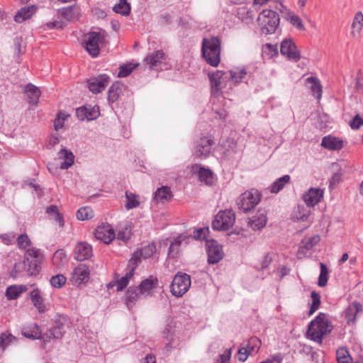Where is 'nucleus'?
Segmentation results:
<instances>
[{"instance_id":"1","label":"nucleus","mask_w":363,"mask_h":363,"mask_svg":"<svg viewBox=\"0 0 363 363\" xmlns=\"http://www.w3.org/2000/svg\"><path fill=\"white\" fill-rule=\"evenodd\" d=\"M332 329L333 325L328 321L327 315L324 313H320L310 323L307 334L311 340L321 342L324 337L329 334Z\"/></svg>"},{"instance_id":"2","label":"nucleus","mask_w":363,"mask_h":363,"mask_svg":"<svg viewBox=\"0 0 363 363\" xmlns=\"http://www.w3.org/2000/svg\"><path fill=\"white\" fill-rule=\"evenodd\" d=\"M202 55L206 61L213 67L220 63V40L218 37L203 38L202 41Z\"/></svg>"},{"instance_id":"3","label":"nucleus","mask_w":363,"mask_h":363,"mask_svg":"<svg viewBox=\"0 0 363 363\" xmlns=\"http://www.w3.org/2000/svg\"><path fill=\"white\" fill-rule=\"evenodd\" d=\"M257 22L262 33L269 35L274 33L279 26V16L272 10L264 9L258 16Z\"/></svg>"},{"instance_id":"4","label":"nucleus","mask_w":363,"mask_h":363,"mask_svg":"<svg viewBox=\"0 0 363 363\" xmlns=\"http://www.w3.org/2000/svg\"><path fill=\"white\" fill-rule=\"evenodd\" d=\"M43 255L40 251H25L23 264L28 275L33 276L39 273Z\"/></svg>"},{"instance_id":"5","label":"nucleus","mask_w":363,"mask_h":363,"mask_svg":"<svg viewBox=\"0 0 363 363\" xmlns=\"http://www.w3.org/2000/svg\"><path fill=\"white\" fill-rule=\"evenodd\" d=\"M208 229L199 228L194 232V236H188L185 235H179L175 238L173 240H169L168 239L164 241V245L169 244V250H174L177 247H185L186 245L190 242L196 240H204L206 238V233Z\"/></svg>"},{"instance_id":"6","label":"nucleus","mask_w":363,"mask_h":363,"mask_svg":"<svg viewBox=\"0 0 363 363\" xmlns=\"http://www.w3.org/2000/svg\"><path fill=\"white\" fill-rule=\"evenodd\" d=\"M191 277L186 273L177 272L170 285V291L173 296L182 297L185 294L191 286Z\"/></svg>"},{"instance_id":"7","label":"nucleus","mask_w":363,"mask_h":363,"mask_svg":"<svg viewBox=\"0 0 363 363\" xmlns=\"http://www.w3.org/2000/svg\"><path fill=\"white\" fill-rule=\"evenodd\" d=\"M105 32H89L85 35L84 47L93 57L99 54V45L104 43Z\"/></svg>"},{"instance_id":"8","label":"nucleus","mask_w":363,"mask_h":363,"mask_svg":"<svg viewBox=\"0 0 363 363\" xmlns=\"http://www.w3.org/2000/svg\"><path fill=\"white\" fill-rule=\"evenodd\" d=\"M261 194L257 189H252L246 191L240 197L238 203L240 209L248 212L254 208L260 201Z\"/></svg>"},{"instance_id":"9","label":"nucleus","mask_w":363,"mask_h":363,"mask_svg":"<svg viewBox=\"0 0 363 363\" xmlns=\"http://www.w3.org/2000/svg\"><path fill=\"white\" fill-rule=\"evenodd\" d=\"M235 220V214L232 210L220 211L212 222V228L216 230H227Z\"/></svg>"},{"instance_id":"10","label":"nucleus","mask_w":363,"mask_h":363,"mask_svg":"<svg viewBox=\"0 0 363 363\" xmlns=\"http://www.w3.org/2000/svg\"><path fill=\"white\" fill-rule=\"evenodd\" d=\"M214 140L209 137L201 138L196 144L194 155L199 158H206L209 156Z\"/></svg>"},{"instance_id":"11","label":"nucleus","mask_w":363,"mask_h":363,"mask_svg":"<svg viewBox=\"0 0 363 363\" xmlns=\"http://www.w3.org/2000/svg\"><path fill=\"white\" fill-rule=\"evenodd\" d=\"M95 237L105 244H109L116 237L112 226L108 223H103L95 230Z\"/></svg>"},{"instance_id":"12","label":"nucleus","mask_w":363,"mask_h":363,"mask_svg":"<svg viewBox=\"0 0 363 363\" xmlns=\"http://www.w3.org/2000/svg\"><path fill=\"white\" fill-rule=\"evenodd\" d=\"M110 78L107 74H103L96 77L87 80V87L93 94H98L105 89L109 83Z\"/></svg>"},{"instance_id":"13","label":"nucleus","mask_w":363,"mask_h":363,"mask_svg":"<svg viewBox=\"0 0 363 363\" xmlns=\"http://www.w3.org/2000/svg\"><path fill=\"white\" fill-rule=\"evenodd\" d=\"M29 296L33 306L38 313H43L50 309V304L45 302V298L43 297L42 291L38 288H35L30 291Z\"/></svg>"},{"instance_id":"14","label":"nucleus","mask_w":363,"mask_h":363,"mask_svg":"<svg viewBox=\"0 0 363 363\" xmlns=\"http://www.w3.org/2000/svg\"><path fill=\"white\" fill-rule=\"evenodd\" d=\"M89 267L84 264H80L73 270L70 281L73 285L79 286L89 279Z\"/></svg>"},{"instance_id":"15","label":"nucleus","mask_w":363,"mask_h":363,"mask_svg":"<svg viewBox=\"0 0 363 363\" xmlns=\"http://www.w3.org/2000/svg\"><path fill=\"white\" fill-rule=\"evenodd\" d=\"M280 52L281 55L295 62H298L301 59L299 52L291 39H285L281 42Z\"/></svg>"},{"instance_id":"16","label":"nucleus","mask_w":363,"mask_h":363,"mask_svg":"<svg viewBox=\"0 0 363 363\" xmlns=\"http://www.w3.org/2000/svg\"><path fill=\"white\" fill-rule=\"evenodd\" d=\"M323 190L319 188H311L303 196V199L308 207H313L323 197Z\"/></svg>"},{"instance_id":"17","label":"nucleus","mask_w":363,"mask_h":363,"mask_svg":"<svg viewBox=\"0 0 363 363\" xmlns=\"http://www.w3.org/2000/svg\"><path fill=\"white\" fill-rule=\"evenodd\" d=\"M158 285V279L156 277L150 276L149 278L141 281L140 285L137 286L141 295H152V289L157 288Z\"/></svg>"},{"instance_id":"18","label":"nucleus","mask_w":363,"mask_h":363,"mask_svg":"<svg viewBox=\"0 0 363 363\" xmlns=\"http://www.w3.org/2000/svg\"><path fill=\"white\" fill-rule=\"evenodd\" d=\"M57 159L62 160L60 164V169H67L74 164V156L70 150L62 148L57 153Z\"/></svg>"},{"instance_id":"19","label":"nucleus","mask_w":363,"mask_h":363,"mask_svg":"<svg viewBox=\"0 0 363 363\" xmlns=\"http://www.w3.org/2000/svg\"><path fill=\"white\" fill-rule=\"evenodd\" d=\"M267 215L264 211H259L255 216L250 218L248 221V226L253 230H259L264 228L267 223Z\"/></svg>"},{"instance_id":"20","label":"nucleus","mask_w":363,"mask_h":363,"mask_svg":"<svg viewBox=\"0 0 363 363\" xmlns=\"http://www.w3.org/2000/svg\"><path fill=\"white\" fill-rule=\"evenodd\" d=\"M23 91L28 98V103L32 105L38 104L40 96V89L32 84H28L23 87Z\"/></svg>"},{"instance_id":"21","label":"nucleus","mask_w":363,"mask_h":363,"mask_svg":"<svg viewBox=\"0 0 363 363\" xmlns=\"http://www.w3.org/2000/svg\"><path fill=\"white\" fill-rule=\"evenodd\" d=\"M306 84L311 90V94L317 99H320L322 95V86L318 79L310 77L306 79Z\"/></svg>"},{"instance_id":"22","label":"nucleus","mask_w":363,"mask_h":363,"mask_svg":"<svg viewBox=\"0 0 363 363\" xmlns=\"http://www.w3.org/2000/svg\"><path fill=\"white\" fill-rule=\"evenodd\" d=\"M172 192L170 187L162 186L158 188L154 194V200L157 203H164L172 198Z\"/></svg>"},{"instance_id":"23","label":"nucleus","mask_w":363,"mask_h":363,"mask_svg":"<svg viewBox=\"0 0 363 363\" xmlns=\"http://www.w3.org/2000/svg\"><path fill=\"white\" fill-rule=\"evenodd\" d=\"M321 145L330 150H339L342 146V141L337 138L325 136L323 138Z\"/></svg>"},{"instance_id":"24","label":"nucleus","mask_w":363,"mask_h":363,"mask_svg":"<svg viewBox=\"0 0 363 363\" xmlns=\"http://www.w3.org/2000/svg\"><path fill=\"white\" fill-rule=\"evenodd\" d=\"M140 296L142 295L137 286H133L128 289L125 293V300L128 309H130L135 305Z\"/></svg>"},{"instance_id":"25","label":"nucleus","mask_w":363,"mask_h":363,"mask_svg":"<svg viewBox=\"0 0 363 363\" xmlns=\"http://www.w3.org/2000/svg\"><path fill=\"white\" fill-rule=\"evenodd\" d=\"M22 335L27 338L42 339L43 340V334H42L40 327L35 323L24 328L22 330Z\"/></svg>"},{"instance_id":"26","label":"nucleus","mask_w":363,"mask_h":363,"mask_svg":"<svg viewBox=\"0 0 363 363\" xmlns=\"http://www.w3.org/2000/svg\"><path fill=\"white\" fill-rule=\"evenodd\" d=\"M27 290L28 286L26 285H11L6 289V296L8 300H16Z\"/></svg>"},{"instance_id":"27","label":"nucleus","mask_w":363,"mask_h":363,"mask_svg":"<svg viewBox=\"0 0 363 363\" xmlns=\"http://www.w3.org/2000/svg\"><path fill=\"white\" fill-rule=\"evenodd\" d=\"M60 15L67 21H74L79 19V9L77 6L73 5L62 8L59 10Z\"/></svg>"},{"instance_id":"28","label":"nucleus","mask_w":363,"mask_h":363,"mask_svg":"<svg viewBox=\"0 0 363 363\" xmlns=\"http://www.w3.org/2000/svg\"><path fill=\"white\" fill-rule=\"evenodd\" d=\"M225 73L222 71H216L212 74H209V80L213 92H218L221 88L223 82V77Z\"/></svg>"},{"instance_id":"29","label":"nucleus","mask_w":363,"mask_h":363,"mask_svg":"<svg viewBox=\"0 0 363 363\" xmlns=\"http://www.w3.org/2000/svg\"><path fill=\"white\" fill-rule=\"evenodd\" d=\"M65 333V328H60L52 325V328L43 333V342L45 343L52 339H61Z\"/></svg>"},{"instance_id":"30","label":"nucleus","mask_w":363,"mask_h":363,"mask_svg":"<svg viewBox=\"0 0 363 363\" xmlns=\"http://www.w3.org/2000/svg\"><path fill=\"white\" fill-rule=\"evenodd\" d=\"M36 9L34 6H25L21 8L15 16V21L17 23H22L30 18L35 12Z\"/></svg>"},{"instance_id":"31","label":"nucleus","mask_w":363,"mask_h":363,"mask_svg":"<svg viewBox=\"0 0 363 363\" xmlns=\"http://www.w3.org/2000/svg\"><path fill=\"white\" fill-rule=\"evenodd\" d=\"M362 310V305L359 303H352L345 311V317L347 323L354 322L356 315Z\"/></svg>"},{"instance_id":"32","label":"nucleus","mask_w":363,"mask_h":363,"mask_svg":"<svg viewBox=\"0 0 363 363\" xmlns=\"http://www.w3.org/2000/svg\"><path fill=\"white\" fill-rule=\"evenodd\" d=\"M162 50H157L147 55L145 60L151 68L160 64L164 58Z\"/></svg>"},{"instance_id":"33","label":"nucleus","mask_w":363,"mask_h":363,"mask_svg":"<svg viewBox=\"0 0 363 363\" xmlns=\"http://www.w3.org/2000/svg\"><path fill=\"white\" fill-rule=\"evenodd\" d=\"M142 252L143 251H134L132 257L128 261L127 266V269L128 270V272H131V275L133 277L134 276L135 270L138 267V264L141 262Z\"/></svg>"},{"instance_id":"34","label":"nucleus","mask_w":363,"mask_h":363,"mask_svg":"<svg viewBox=\"0 0 363 363\" xmlns=\"http://www.w3.org/2000/svg\"><path fill=\"white\" fill-rule=\"evenodd\" d=\"M352 34L353 35L357 34L359 35L363 28V13L362 11H357L352 20Z\"/></svg>"},{"instance_id":"35","label":"nucleus","mask_w":363,"mask_h":363,"mask_svg":"<svg viewBox=\"0 0 363 363\" xmlns=\"http://www.w3.org/2000/svg\"><path fill=\"white\" fill-rule=\"evenodd\" d=\"M290 176L289 175H284L283 177L277 179L271 186L270 191L272 193H278L281 189H284L286 184H289L290 182Z\"/></svg>"},{"instance_id":"36","label":"nucleus","mask_w":363,"mask_h":363,"mask_svg":"<svg viewBox=\"0 0 363 363\" xmlns=\"http://www.w3.org/2000/svg\"><path fill=\"white\" fill-rule=\"evenodd\" d=\"M213 172L209 169L200 167L198 171V177L201 182H205L208 185L213 183Z\"/></svg>"},{"instance_id":"37","label":"nucleus","mask_w":363,"mask_h":363,"mask_svg":"<svg viewBox=\"0 0 363 363\" xmlns=\"http://www.w3.org/2000/svg\"><path fill=\"white\" fill-rule=\"evenodd\" d=\"M286 20L299 30H304L305 26L301 18L291 11H289L286 17Z\"/></svg>"},{"instance_id":"38","label":"nucleus","mask_w":363,"mask_h":363,"mask_svg":"<svg viewBox=\"0 0 363 363\" xmlns=\"http://www.w3.org/2000/svg\"><path fill=\"white\" fill-rule=\"evenodd\" d=\"M319 241L320 237L317 235L311 237H305L301 242L300 248L302 250H310L318 243Z\"/></svg>"},{"instance_id":"39","label":"nucleus","mask_w":363,"mask_h":363,"mask_svg":"<svg viewBox=\"0 0 363 363\" xmlns=\"http://www.w3.org/2000/svg\"><path fill=\"white\" fill-rule=\"evenodd\" d=\"M336 359L337 363H352V357L345 347H340L337 350Z\"/></svg>"},{"instance_id":"40","label":"nucleus","mask_w":363,"mask_h":363,"mask_svg":"<svg viewBox=\"0 0 363 363\" xmlns=\"http://www.w3.org/2000/svg\"><path fill=\"white\" fill-rule=\"evenodd\" d=\"M310 215V210L302 206H298L297 209L293 213L294 220H306Z\"/></svg>"},{"instance_id":"41","label":"nucleus","mask_w":363,"mask_h":363,"mask_svg":"<svg viewBox=\"0 0 363 363\" xmlns=\"http://www.w3.org/2000/svg\"><path fill=\"white\" fill-rule=\"evenodd\" d=\"M320 274L318 277V285L320 287H324L325 286H326L328 281L329 271H328V269L326 264H325L323 262H321L320 264Z\"/></svg>"},{"instance_id":"42","label":"nucleus","mask_w":363,"mask_h":363,"mask_svg":"<svg viewBox=\"0 0 363 363\" xmlns=\"http://www.w3.org/2000/svg\"><path fill=\"white\" fill-rule=\"evenodd\" d=\"M125 198H126V203H125V206L128 210L136 208L139 206L140 201L138 200V195L133 194V193H130L128 191H126L125 192Z\"/></svg>"},{"instance_id":"43","label":"nucleus","mask_w":363,"mask_h":363,"mask_svg":"<svg viewBox=\"0 0 363 363\" xmlns=\"http://www.w3.org/2000/svg\"><path fill=\"white\" fill-rule=\"evenodd\" d=\"M113 11L123 16H128L130 11V6L126 0H120L119 3L113 8Z\"/></svg>"},{"instance_id":"44","label":"nucleus","mask_w":363,"mask_h":363,"mask_svg":"<svg viewBox=\"0 0 363 363\" xmlns=\"http://www.w3.org/2000/svg\"><path fill=\"white\" fill-rule=\"evenodd\" d=\"M52 261L55 265L60 267L65 264L68 262V258L64 251H55Z\"/></svg>"},{"instance_id":"45","label":"nucleus","mask_w":363,"mask_h":363,"mask_svg":"<svg viewBox=\"0 0 363 363\" xmlns=\"http://www.w3.org/2000/svg\"><path fill=\"white\" fill-rule=\"evenodd\" d=\"M121 94V86L119 84H113L108 89V100L113 103L116 101Z\"/></svg>"},{"instance_id":"46","label":"nucleus","mask_w":363,"mask_h":363,"mask_svg":"<svg viewBox=\"0 0 363 363\" xmlns=\"http://www.w3.org/2000/svg\"><path fill=\"white\" fill-rule=\"evenodd\" d=\"M311 297L312 298V303L310 306L309 315L313 314L318 309L321 303L320 294L315 291H312Z\"/></svg>"},{"instance_id":"47","label":"nucleus","mask_w":363,"mask_h":363,"mask_svg":"<svg viewBox=\"0 0 363 363\" xmlns=\"http://www.w3.org/2000/svg\"><path fill=\"white\" fill-rule=\"evenodd\" d=\"M93 216V211L89 207L80 208L77 213V218L80 220H88Z\"/></svg>"},{"instance_id":"48","label":"nucleus","mask_w":363,"mask_h":363,"mask_svg":"<svg viewBox=\"0 0 363 363\" xmlns=\"http://www.w3.org/2000/svg\"><path fill=\"white\" fill-rule=\"evenodd\" d=\"M208 262L209 264H214L219 262L224 256L223 251H207Z\"/></svg>"},{"instance_id":"49","label":"nucleus","mask_w":363,"mask_h":363,"mask_svg":"<svg viewBox=\"0 0 363 363\" xmlns=\"http://www.w3.org/2000/svg\"><path fill=\"white\" fill-rule=\"evenodd\" d=\"M67 279L62 274H57L51 277L50 284L55 288H62L66 283Z\"/></svg>"},{"instance_id":"50","label":"nucleus","mask_w":363,"mask_h":363,"mask_svg":"<svg viewBox=\"0 0 363 363\" xmlns=\"http://www.w3.org/2000/svg\"><path fill=\"white\" fill-rule=\"evenodd\" d=\"M133 278L131 272H127L126 274L117 280L116 285L118 291H123L128 284L129 281Z\"/></svg>"},{"instance_id":"51","label":"nucleus","mask_w":363,"mask_h":363,"mask_svg":"<svg viewBox=\"0 0 363 363\" xmlns=\"http://www.w3.org/2000/svg\"><path fill=\"white\" fill-rule=\"evenodd\" d=\"M16 337L11 334L3 333L0 335V347L4 350L8 347Z\"/></svg>"},{"instance_id":"52","label":"nucleus","mask_w":363,"mask_h":363,"mask_svg":"<svg viewBox=\"0 0 363 363\" xmlns=\"http://www.w3.org/2000/svg\"><path fill=\"white\" fill-rule=\"evenodd\" d=\"M86 108H87L86 120H94L99 116L100 113L99 106H92L91 105H86Z\"/></svg>"},{"instance_id":"53","label":"nucleus","mask_w":363,"mask_h":363,"mask_svg":"<svg viewBox=\"0 0 363 363\" xmlns=\"http://www.w3.org/2000/svg\"><path fill=\"white\" fill-rule=\"evenodd\" d=\"M137 65L133 66L132 64H126L121 65L119 68L118 74V77H125L128 76Z\"/></svg>"},{"instance_id":"54","label":"nucleus","mask_w":363,"mask_h":363,"mask_svg":"<svg viewBox=\"0 0 363 363\" xmlns=\"http://www.w3.org/2000/svg\"><path fill=\"white\" fill-rule=\"evenodd\" d=\"M247 72L245 69L235 70L230 72V79L234 83L240 82L244 77L246 75Z\"/></svg>"},{"instance_id":"55","label":"nucleus","mask_w":363,"mask_h":363,"mask_svg":"<svg viewBox=\"0 0 363 363\" xmlns=\"http://www.w3.org/2000/svg\"><path fill=\"white\" fill-rule=\"evenodd\" d=\"M17 241L18 246L21 250L26 249V247H30L31 245V241L26 234H22L19 235Z\"/></svg>"},{"instance_id":"56","label":"nucleus","mask_w":363,"mask_h":363,"mask_svg":"<svg viewBox=\"0 0 363 363\" xmlns=\"http://www.w3.org/2000/svg\"><path fill=\"white\" fill-rule=\"evenodd\" d=\"M67 115L65 113L60 112L57 114V117L54 121V127L55 130H59L62 128L64 125V121L67 118Z\"/></svg>"},{"instance_id":"57","label":"nucleus","mask_w":363,"mask_h":363,"mask_svg":"<svg viewBox=\"0 0 363 363\" xmlns=\"http://www.w3.org/2000/svg\"><path fill=\"white\" fill-rule=\"evenodd\" d=\"M67 323L66 316L57 313L54 318L53 325L60 328H65V324Z\"/></svg>"},{"instance_id":"58","label":"nucleus","mask_w":363,"mask_h":363,"mask_svg":"<svg viewBox=\"0 0 363 363\" xmlns=\"http://www.w3.org/2000/svg\"><path fill=\"white\" fill-rule=\"evenodd\" d=\"M92 256V251H76L74 258L77 261H84Z\"/></svg>"},{"instance_id":"59","label":"nucleus","mask_w":363,"mask_h":363,"mask_svg":"<svg viewBox=\"0 0 363 363\" xmlns=\"http://www.w3.org/2000/svg\"><path fill=\"white\" fill-rule=\"evenodd\" d=\"M252 347L250 348V347L248 348L246 347H242L238 350V360L241 362H244L246 361L247 358L248 357L249 354L251 352V350H252Z\"/></svg>"},{"instance_id":"60","label":"nucleus","mask_w":363,"mask_h":363,"mask_svg":"<svg viewBox=\"0 0 363 363\" xmlns=\"http://www.w3.org/2000/svg\"><path fill=\"white\" fill-rule=\"evenodd\" d=\"M363 125V118H361L359 114L357 113L352 121L350 122V125L352 129H358Z\"/></svg>"},{"instance_id":"61","label":"nucleus","mask_w":363,"mask_h":363,"mask_svg":"<svg viewBox=\"0 0 363 363\" xmlns=\"http://www.w3.org/2000/svg\"><path fill=\"white\" fill-rule=\"evenodd\" d=\"M130 235H131L130 231L125 229L123 230L118 231L117 235H116L115 238H116V239L118 240L126 242L127 240H128L130 239Z\"/></svg>"},{"instance_id":"62","label":"nucleus","mask_w":363,"mask_h":363,"mask_svg":"<svg viewBox=\"0 0 363 363\" xmlns=\"http://www.w3.org/2000/svg\"><path fill=\"white\" fill-rule=\"evenodd\" d=\"M283 359V354L281 353H277L260 363H281Z\"/></svg>"},{"instance_id":"63","label":"nucleus","mask_w":363,"mask_h":363,"mask_svg":"<svg viewBox=\"0 0 363 363\" xmlns=\"http://www.w3.org/2000/svg\"><path fill=\"white\" fill-rule=\"evenodd\" d=\"M273 259V255L270 252L267 253L261 261V269H264L270 264Z\"/></svg>"},{"instance_id":"64","label":"nucleus","mask_w":363,"mask_h":363,"mask_svg":"<svg viewBox=\"0 0 363 363\" xmlns=\"http://www.w3.org/2000/svg\"><path fill=\"white\" fill-rule=\"evenodd\" d=\"M86 113H87V108H86V106H82L80 108H77L76 110V116L80 121H84L86 119Z\"/></svg>"}]
</instances>
